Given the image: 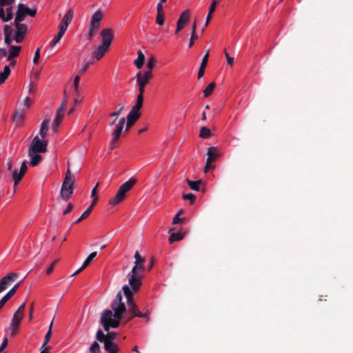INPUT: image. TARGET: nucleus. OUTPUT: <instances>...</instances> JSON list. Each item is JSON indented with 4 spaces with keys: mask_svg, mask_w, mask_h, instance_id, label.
<instances>
[{
    "mask_svg": "<svg viewBox=\"0 0 353 353\" xmlns=\"http://www.w3.org/2000/svg\"><path fill=\"white\" fill-rule=\"evenodd\" d=\"M205 68L206 67L200 65V68H199V70L198 72V79H201V77H203V75L205 74Z\"/></svg>",
    "mask_w": 353,
    "mask_h": 353,
    "instance_id": "nucleus-61",
    "label": "nucleus"
},
{
    "mask_svg": "<svg viewBox=\"0 0 353 353\" xmlns=\"http://www.w3.org/2000/svg\"><path fill=\"white\" fill-rule=\"evenodd\" d=\"M124 106H125V104L124 103H120L119 105V109L118 110L112 112L110 114V116L112 117H114L116 118H117L121 114V112H123V110H124Z\"/></svg>",
    "mask_w": 353,
    "mask_h": 353,
    "instance_id": "nucleus-44",
    "label": "nucleus"
},
{
    "mask_svg": "<svg viewBox=\"0 0 353 353\" xmlns=\"http://www.w3.org/2000/svg\"><path fill=\"white\" fill-rule=\"evenodd\" d=\"M66 105H67V94H66V92L65 91L63 98L62 101L59 108L60 111H64L66 108Z\"/></svg>",
    "mask_w": 353,
    "mask_h": 353,
    "instance_id": "nucleus-46",
    "label": "nucleus"
},
{
    "mask_svg": "<svg viewBox=\"0 0 353 353\" xmlns=\"http://www.w3.org/2000/svg\"><path fill=\"white\" fill-rule=\"evenodd\" d=\"M20 283H17L12 288H11L7 294L0 300V310L4 306L6 302L16 293Z\"/></svg>",
    "mask_w": 353,
    "mask_h": 353,
    "instance_id": "nucleus-17",
    "label": "nucleus"
},
{
    "mask_svg": "<svg viewBox=\"0 0 353 353\" xmlns=\"http://www.w3.org/2000/svg\"><path fill=\"white\" fill-rule=\"evenodd\" d=\"M14 170L12 169V161L9 159L6 163V173L8 175L12 176V172Z\"/></svg>",
    "mask_w": 353,
    "mask_h": 353,
    "instance_id": "nucleus-45",
    "label": "nucleus"
},
{
    "mask_svg": "<svg viewBox=\"0 0 353 353\" xmlns=\"http://www.w3.org/2000/svg\"><path fill=\"white\" fill-rule=\"evenodd\" d=\"M99 28H97L96 26H90V28H89V38H92L94 34L96 33V32L97 31Z\"/></svg>",
    "mask_w": 353,
    "mask_h": 353,
    "instance_id": "nucleus-55",
    "label": "nucleus"
},
{
    "mask_svg": "<svg viewBox=\"0 0 353 353\" xmlns=\"http://www.w3.org/2000/svg\"><path fill=\"white\" fill-rule=\"evenodd\" d=\"M183 220H184V219L179 218V216L176 214L172 220V224L180 223L183 222Z\"/></svg>",
    "mask_w": 353,
    "mask_h": 353,
    "instance_id": "nucleus-63",
    "label": "nucleus"
},
{
    "mask_svg": "<svg viewBox=\"0 0 353 353\" xmlns=\"http://www.w3.org/2000/svg\"><path fill=\"white\" fill-rule=\"evenodd\" d=\"M211 135L212 132L208 128H207L206 126H203L201 128L199 137L202 139H208L210 137Z\"/></svg>",
    "mask_w": 353,
    "mask_h": 353,
    "instance_id": "nucleus-34",
    "label": "nucleus"
},
{
    "mask_svg": "<svg viewBox=\"0 0 353 353\" xmlns=\"http://www.w3.org/2000/svg\"><path fill=\"white\" fill-rule=\"evenodd\" d=\"M102 13L100 11H97L94 12V14L92 15L91 21H90V26H96L99 28V22L102 19Z\"/></svg>",
    "mask_w": 353,
    "mask_h": 353,
    "instance_id": "nucleus-24",
    "label": "nucleus"
},
{
    "mask_svg": "<svg viewBox=\"0 0 353 353\" xmlns=\"http://www.w3.org/2000/svg\"><path fill=\"white\" fill-rule=\"evenodd\" d=\"M58 259L54 261L50 265V267L46 270V274L50 275L54 270V265L57 263Z\"/></svg>",
    "mask_w": 353,
    "mask_h": 353,
    "instance_id": "nucleus-52",
    "label": "nucleus"
},
{
    "mask_svg": "<svg viewBox=\"0 0 353 353\" xmlns=\"http://www.w3.org/2000/svg\"><path fill=\"white\" fill-rule=\"evenodd\" d=\"M0 7V19L3 22L10 21L14 17L12 6Z\"/></svg>",
    "mask_w": 353,
    "mask_h": 353,
    "instance_id": "nucleus-12",
    "label": "nucleus"
},
{
    "mask_svg": "<svg viewBox=\"0 0 353 353\" xmlns=\"http://www.w3.org/2000/svg\"><path fill=\"white\" fill-rule=\"evenodd\" d=\"M123 291L127 299L128 304L134 303L133 301V293L128 285H125L123 287Z\"/></svg>",
    "mask_w": 353,
    "mask_h": 353,
    "instance_id": "nucleus-28",
    "label": "nucleus"
},
{
    "mask_svg": "<svg viewBox=\"0 0 353 353\" xmlns=\"http://www.w3.org/2000/svg\"><path fill=\"white\" fill-rule=\"evenodd\" d=\"M208 58H209V50L207 51L206 54L203 57V59H202V61L201 63V66H204V67L207 66Z\"/></svg>",
    "mask_w": 353,
    "mask_h": 353,
    "instance_id": "nucleus-53",
    "label": "nucleus"
},
{
    "mask_svg": "<svg viewBox=\"0 0 353 353\" xmlns=\"http://www.w3.org/2000/svg\"><path fill=\"white\" fill-rule=\"evenodd\" d=\"M18 276L17 273H10L3 276L0 281V293L7 289L10 282L14 281Z\"/></svg>",
    "mask_w": 353,
    "mask_h": 353,
    "instance_id": "nucleus-15",
    "label": "nucleus"
},
{
    "mask_svg": "<svg viewBox=\"0 0 353 353\" xmlns=\"http://www.w3.org/2000/svg\"><path fill=\"white\" fill-rule=\"evenodd\" d=\"M74 188V176L68 169L61 188V196L63 200L68 201L72 197Z\"/></svg>",
    "mask_w": 353,
    "mask_h": 353,
    "instance_id": "nucleus-5",
    "label": "nucleus"
},
{
    "mask_svg": "<svg viewBox=\"0 0 353 353\" xmlns=\"http://www.w3.org/2000/svg\"><path fill=\"white\" fill-rule=\"evenodd\" d=\"M190 21V11L189 10H185L181 13L179 19L177 21L176 25L181 26L183 28Z\"/></svg>",
    "mask_w": 353,
    "mask_h": 353,
    "instance_id": "nucleus-19",
    "label": "nucleus"
},
{
    "mask_svg": "<svg viewBox=\"0 0 353 353\" xmlns=\"http://www.w3.org/2000/svg\"><path fill=\"white\" fill-rule=\"evenodd\" d=\"M51 336H52V332H50V330H48V332L44 337V340H43V342L41 349H43L46 347V345L50 341Z\"/></svg>",
    "mask_w": 353,
    "mask_h": 353,
    "instance_id": "nucleus-43",
    "label": "nucleus"
},
{
    "mask_svg": "<svg viewBox=\"0 0 353 353\" xmlns=\"http://www.w3.org/2000/svg\"><path fill=\"white\" fill-rule=\"evenodd\" d=\"M63 112L64 111H60L59 109L57 110L56 117L54 120V122L56 124L61 123V122L62 121V119L63 118Z\"/></svg>",
    "mask_w": 353,
    "mask_h": 353,
    "instance_id": "nucleus-42",
    "label": "nucleus"
},
{
    "mask_svg": "<svg viewBox=\"0 0 353 353\" xmlns=\"http://www.w3.org/2000/svg\"><path fill=\"white\" fill-rule=\"evenodd\" d=\"M123 291L127 299L128 304L134 303L133 301V293L128 285H125L123 287Z\"/></svg>",
    "mask_w": 353,
    "mask_h": 353,
    "instance_id": "nucleus-29",
    "label": "nucleus"
},
{
    "mask_svg": "<svg viewBox=\"0 0 353 353\" xmlns=\"http://www.w3.org/2000/svg\"><path fill=\"white\" fill-rule=\"evenodd\" d=\"M197 39H198V35L196 34V33L191 32V37L190 39V42H189L190 48L193 46V45L194 43V41L196 40Z\"/></svg>",
    "mask_w": 353,
    "mask_h": 353,
    "instance_id": "nucleus-50",
    "label": "nucleus"
},
{
    "mask_svg": "<svg viewBox=\"0 0 353 353\" xmlns=\"http://www.w3.org/2000/svg\"><path fill=\"white\" fill-rule=\"evenodd\" d=\"M207 162L208 164H210L216 158V148L215 147H211L208 149L207 152Z\"/></svg>",
    "mask_w": 353,
    "mask_h": 353,
    "instance_id": "nucleus-25",
    "label": "nucleus"
},
{
    "mask_svg": "<svg viewBox=\"0 0 353 353\" xmlns=\"http://www.w3.org/2000/svg\"><path fill=\"white\" fill-rule=\"evenodd\" d=\"M137 54L138 57L134 60V64L137 66V68L140 69L144 64L145 55L141 50L138 51Z\"/></svg>",
    "mask_w": 353,
    "mask_h": 353,
    "instance_id": "nucleus-26",
    "label": "nucleus"
},
{
    "mask_svg": "<svg viewBox=\"0 0 353 353\" xmlns=\"http://www.w3.org/2000/svg\"><path fill=\"white\" fill-rule=\"evenodd\" d=\"M152 77V73L150 71H145L143 74L141 72H137V81L139 85V92L144 93L145 87Z\"/></svg>",
    "mask_w": 353,
    "mask_h": 353,
    "instance_id": "nucleus-8",
    "label": "nucleus"
},
{
    "mask_svg": "<svg viewBox=\"0 0 353 353\" xmlns=\"http://www.w3.org/2000/svg\"><path fill=\"white\" fill-rule=\"evenodd\" d=\"M100 342L104 343V348L108 352L117 353L118 347L114 342H111V341H100Z\"/></svg>",
    "mask_w": 353,
    "mask_h": 353,
    "instance_id": "nucleus-23",
    "label": "nucleus"
},
{
    "mask_svg": "<svg viewBox=\"0 0 353 353\" xmlns=\"http://www.w3.org/2000/svg\"><path fill=\"white\" fill-rule=\"evenodd\" d=\"M125 122V119L123 118V117L121 118L119 120V122L117 124L116 129L114 130V131L112 133L113 138H112V141L110 142V144L112 145V148H113L114 144H115L116 142L117 141V140L119 139V137H120V136L121 134V132L123 131Z\"/></svg>",
    "mask_w": 353,
    "mask_h": 353,
    "instance_id": "nucleus-13",
    "label": "nucleus"
},
{
    "mask_svg": "<svg viewBox=\"0 0 353 353\" xmlns=\"http://www.w3.org/2000/svg\"><path fill=\"white\" fill-rule=\"evenodd\" d=\"M22 22L14 19L13 27L10 25L3 26L4 41L7 45H10L13 41L18 43L23 42L28 32V26Z\"/></svg>",
    "mask_w": 353,
    "mask_h": 353,
    "instance_id": "nucleus-2",
    "label": "nucleus"
},
{
    "mask_svg": "<svg viewBox=\"0 0 353 353\" xmlns=\"http://www.w3.org/2000/svg\"><path fill=\"white\" fill-rule=\"evenodd\" d=\"M30 157V165L32 166H37L41 160V156L39 154L40 153H28Z\"/></svg>",
    "mask_w": 353,
    "mask_h": 353,
    "instance_id": "nucleus-31",
    "label": "nucleus"
},
{
    "mask_svg": "<svg viewBox=\"0 0 353 353\" xmlns=\"http://www.w3.org/2000/svg\"><path fill=\"white\" fill-rule=\"evenodd\" d=\"M134 266L131 271V275L129 278V284L134 291H137L141 285L142 276L139 275V272L145 270V258L142 257L139 252L137 251L134 254Z\"/></svg>",
    "mask_w": 353,
    "mask_h": 353,
    "instance_id": "nucleus-3",
    "label": "nucleus"
},
{
    "mask_svg": "<svg viewBox=\"0 0 353 353\" xmlns=\"http://www.w3.org/2000/svg\"><path fill=\"white\" fill-rule=\"evenodd\" d=\"M225 55L227 59L228 63L230 65H232L234 63V58L230 57L229 54L226 51H225Z\"/></svg>",
    "mask_w": 353,
    "mask_h": 353,
    "instance_id": "nucleus-62",
    "label": "nucleus"
},
{
    "mask_svg": "<svg viewBox=\"0 0 353 353\" xmlns=\"http://www.w3.org/2000/svg\"><path fill=\"white\" fill-rule=\"evenodd\" d=\"M137 182V180L132 177L121 185L116 195L109 200V204L111 205H117L122 202L126 196V193L133 188Z\"/></svg>",
    "mask_w": 353,
    "mask_h": 353,
    "instance_id": "nucleus-4",
    "label": "nucleus"
},
{
    "mask_svg": "<svg viewBox=\"0 0 353 353\" xmlns=\"http://www.w3.org/2000/svg\"><path fill=\"white\" fill-rule=\"evenodd\" d=\"M21 50V46L11 45L10 47L9 53L8 55V61H11L14 58L18 57L19 55Z\"/></svg>",
    "mask_w": 353,
    "mask_h": 353,
    "instance_id": "nucleus-20",
    "label": "nucleus"
},
{
    "mask_svg": "<svg viewBox=\"0 0 353 353\" xmlns=\"http://www.w3.org/2000/svg\"><path fill=\"white\" fill-rule=\"evenodd\" d=\"M93 63V61H86L83 64L82 68L80 70L79 72L81 74H83L89 68V66Z\"/></svg>",
    "mask_w": 353,
    "mask_h": 353,
    "instance_id": "nucleus-49",
    "label": "nucleus"
},
{
    "mask_svg": "<svg viewBox=\"0 0 353 353\" xmlns=\"http://www.w3.org/2000/svg\"><path fill=\"white\" fill-rule=\"evenodd\" d=\"M140 117H141L140 111L132 108L131 110L127 115L126 119H130V120L136 122L139 119Z\"/></svg>",
    "mask_w": 353,
    "mask_h": 353,
    "instance_id": "nucleus-30",
    "label": "nucleus"
},
{
    "mask_svg": "<svg viewBox=\"0 0 353 353\" xmlns=\"http://www.w3.org/2000/svg\"><path fill=\"white\" fill-rule=\"evenodd\" d=\"M65 32L59 29V32L57 36L51 41L50 46L51 48H54L59 42L60 39L62 38Z\"/></svg>",
    "mask_w": 353,
    "mask_h": 353,
    "instance_id": "nucleus-35",
    "label": "nucleus"
},
{
    "mask_svg": "<svg viewBox=\"0 0 353 353\" xmlns=\"http://www.w3.org/2000/svg\"><path fill=\"white\" fill-rule=\"evenodd\" d=\"M25 117V112L23 110H17L13 115V121L17 125H21Z\"/></svg>",
    "mask_w": 353,
    "mask_h": 353,
    "instance_id": "nucleus-21",
    "label": "nucleus"
},
{
    "mask_svg": "<svg viewBox=\"0 0 353 353\" xmlns=\"http://www.w3.org/2000/svg\"><path fill=\"white\" fill-rule=\"evenodd\" d=\"M11 73L9 65H6L3 70L0 72V84H3Z\"/></svg>",
    "mask_w": 353,
    "mask_h": 353,
    "instance_id": "nucleus-27",
    "label": "nucleus"
},
{
    "mask_svg": "<svg viewBox=\"0 0 353 353\" xmlns=\"http://www.w3.org/2000/svg\"><path fill=\"white\" fill-rule=\"evenodd\" d=\"M185 235V232L179 231L176 232H172L169 236V243L181 241L183 239Z\"/></svg>",
    "mask_w": 353,
    "mask_h": 353,
    "instance_id": "nucleus-22",
    "label": "nucleus"
},
{
    "mask_svg": "<svg viewBox=\"0 0 353 353\" xmlns=\"http://www.w3.org/2000/svg\"><path fill=\"white\" fill-rule=\"evenodd\" d=\"M15 0H0V7H6V6H12Z\"/></svg>",
    "mask_w": 353,
    "mask_h": 353,
    "instance_id": "nucleus-47",
    "label": "nucleus"
},
{
    "mask_svg": "<svg viewBox=\"0 0 353 353\" xmlns=\"http://www.w3.org/2000/svg\"><path fill=\"white\" fill-rule=\"evenodd\" d=\"M28 169L27 163L26 161H23L20 168V170L18 172L17 169H15L12 172V179L14 182V188L19 183V182L23 179L24 174H26Z\"/></svg>",
    "mask_w": 353,
    "mask_h": 353,
    "instance_id": "nucleus-9",
    "label": "nucleus"
},
{
    "mask_svg": "<svg viewBox=\"0 0 353 353\" xmlns=\"http://www.w3.org/2000/svg\"><path fill=\"white\" fill-rule=\"evenodd\" d=\"M122 299L121 292L119 291L111 304L112 310H105L101 314L100 321L105 332H109L111 328H117L120 325L121 319L126 312V307Z\"/></svg>",
    "mask_w": 353,
    "mask_h": 353,
    "instance_id": "nucleus-1",
    "label": "nucleus"
},
{
    "mask_svg": "<svg viewBox=\"0 0 353 353\" xmlns=\"http://www.w3.org/2000/svg\"><path fill=\"white\" fill-rule=\"evenodd\" d=\"M19 327V326H18V325L15 326V325H12L11 324L10 325L9 330L11 331L12 336H14L17 333Z\"/></svg>",
    "mask_w": 353,
    "mask_h": 353,
    "instance_id": "nucleus-54",
    "label": "nucleus"
},
{
    "mask_svg": "<svg viewBox=\"0 0 353 353\" xmlns=\"http://www.w3.org/2000/svg\"><path fill=\"white\" fill-rule=\"evenodd\" d=\"M128 312L126 322L132 320L134 317L138 316L140 318H145L147 316L146 314L142 313L139 311L135 303H131L128 304Z\"/></svg>",
    "mask_w": 353,
    "mask_h": 353,
    "instance_id": "nucleus-11",
    "label": "nucleus"
},
{
    "mask_svg": "<svg viewBox=\"0 0 353 353\" xmlns=\"http://www.w3.org/2000/svg\"><path fill=\"white\" fill-rule=\"evenodd\" d=\"M73 208V205L72 203H69L67 206V208H65V210L63 211V214L64 215H66L68 214H69L72 210Z\"/></svg>",
    "mask_w": 353,
    "mask_h": 353,
    "instance_id": "nucleus-64",
    "label": "nucleus"
},
{
    "mask_svg": "<svg viewBox=\"0 0 353 353\" xmlns=\"http://www.w3.org/2000/svg\"><path fill=\"white\" fill-rule=\"evenodd\" d=\"M187 183L189 185L190 188L194 191L199 190V185L202 183V180L199 179L197 181H191L189 179H187Z\"/></svg>",
    "mask_w": 353,
    "mask_h": 353,
    "instance_id": "nucleus-33",
    "label": "nucleus"
},
{
    "mask_svg": "<svg viewBox=\"0 0 353 353\" xmlns=\"http://www.w3.org/2000/svg\"><path fill=\"white\" fill-rule=\"evenodd\" d=\"M183 199L185 200H190V202L192 203L195 201L196 196L192 193L184 194L183 195Z\"/></svg>",
    "mask_w": 353,
    "mask_h": 353,
    "instance_id": "nucleus-48",
    "label": "nucleus"
},
{
    "mask_svg": "<svg viewBox=\"0 0 353 353\" xmlns=\"http://www.w3.org/2000/svg\"><path fill=\"white\" fill-rule=\"evenodd\" d=\"M49 129V121L48 119H45L41 125L40 128L39 134L42 139L45 138L47 134V132Z\"/></svg>",
    "mask_w": 353,
    "mask_h": 353,
    "instance_id": "nucleus-32",
    "label": "nucleus"
},
{
    "mask_svg": "<svg viewBox=\"0 0 353 353\" xmlns=\"http://www.w3.org/2000/svg\"><path fill=\"white\" fill-rule=\"evenodd\" d=\"M96 256L97 252H92L83 262L82 265L83 268H85L92 262V261L95 258Z\"/></svg>",
    "mask_w": 353,
    "mask_h": 353,
    "instance_id": "nucleus-40",
    "label": "nucleus"
},
{
    "mask_svg": "<svg viewBox=\"0 0 353 353\" xmlns=\"http://www.w3.org/2000/svg\"><path fill=\"white\" fill-rule=\"evenodd\" d=\"M8 343V338L5 337L3 340V342L0 346V353L4 350V349L7 347Z\"/></svg>",
    "mask_w": 353,
    "mask_h": 353,
    "instance_id": "nucleus-59",
    "label": "nucleus"
},
{
    "mask_svg": "<svg viewBox=\"0 0 353 353\" xmlns=\"http://www.w3.org/2000/svg\"><path fill=\"white\" fill-rule=\"evenodd\" d=\"M107 334H105L103 331L99 329L98 330L97 334H96V339L99 341H111L113 342V341L117 338V333L115 332H109Z\"/></svg>",
    "mask_w": 353,
    "mask_h": 353,
    "instance_id": "nucleus-16",
    "label": "nucleus"
},
{
    "mask_svg": "<svg viewBox=\"0 0 353 353\" xmlns=\"http://www.w3.org/2000/svg\"><path fill=\"white\" fill-rule=\"evenodd\" d=\"M164 14H157V23L159 26H162L164 23Z\"/></svg>",
    "mask_w": 353,
    "mask_h": 353,
    "instance_id": "nucleus-58",
    "label": "nucleus"
},
{
    "mask_svg": "<svg viewBox=\"0 0 353 353\" xmlns=\"http://www.w3.org/2000/svg\"><path fill=\"white\" fill-rule=\"evenodd\" d=\"M74 12L72 9H69L65 14L63 16L59 26V29L65 32L68 26L72 21Z\"/></svg>",
    "mask_w": 353,
    "mask_h": 353,
    "instance_id": "nucleus-14",
    "label": "nucleus"
},
{
    "mask_svg": "<svg viewBox=\"0 0 353 353\" xmlns=\"http://www.w3.org/2000/svg\"><path fill=\"white\" fill-rule=\"evenodd\" d=\"M37 14L36 8H30L23 3H19L15 13V19L17 21H23L27 15L34 17Z\"/></svg>",
    "mask_w": 353,
    "mask_h": 353,
    "instance_id": "nucleus-7",
    "label": "nucleus"
},
{
    "mask_svg": "<svg viewBox=\"0 0 353 353\" xmlns=\"http://www.w3.org/2000/svg\"><path fill=\"white\" fill-rule=\"evenodd\" d=\"M215 86L216 84L214 82H212L211 83H210L203 90L204 97H209L213 92L214 89L215 88Z\"/></svg>",
    "mask_w": 353,
    "mask_h": 353,
    "instance_id": "nucleus-38",
    "label": "nucleus"
},
{
    "mask_svg": "<svg viewBox=\"0 0 353 353\" xmlns=\"http://www.w3.org/2000/svg\"><path fill=\"white\" fill-rule=\"evenodd\" d=\"M143 93L139 92L137 96L136 103L134 105L132 106V108L140 111L141 108L143 106Z\"/></svg>",
    "mask_w": 353,
    "mask_h": 353,
    "instance_id": "nucleus-36",
    "label": "nucleus"
},
{
    "mask_svg": "<svg viewBox=\"0 0 353 353\" xmlns=\"http://www.w3.org/2000/svg\"><path fill=\"white\" fill-rule=\"evenodd\" d=\"M23 314H19L14 312L10 324L15 326H19L21 321L23 319Z\"/></svg>",
    "mask_w": 353,
    "mask_h": 353,
    "instance_id": "nucleus-37",
    "label": "nucleus"
},
{
    "mask_svg": "<svg viewBox=\"0 0 353 353\" xmlns=\"http://www.w3.org/2000/svg\"><path fill=\"white\" fill-rule=\"evenodd\" d=\"M101 36L102 38V46L110 48L114 38V32L111 28H105L101 30Z\"/></svg>",
    "mask_w": 353,
    "mask_h": 353,
    "instance_id": "nucleus-10",
    "label": "nucleus"
},
{
    "mask_svg": "<svg viewBox=\"0 0 353 353\" xmlns=\"http://www.w3.org/2000/svg\"><path fill=\"white\" fill-rule=\"evenodd\" d=\"M79 81H80V77L76 76L74 79V90L77 93L78 92Z\"/></svg>",
    "mask_w": 353,
    "mask_h": 353,
    "instance_id": "nucleus-57",
    "label": "nucleus"
},
{
    "mask_svg": "<svg viewBox=\"0 0 353 353\" xmlns=\"http://www.w3.org/2000/svg\"><path fill=\"white\" fill-rule=\"evenodd\" d=\"M100 351V345L97 341H94L90 347V352L91 353H99Z\"/></svg>",
    "mask_w": 353,
    "mask_h": 353,
    "instance_id": "nucleus-41",
    "label": "nucleus"
},
{
    "mask_svg": "<svg viewBox=\"0 0 353 353\" xmlns=\"http://www.w3.org/2000/svg\"><path fill=\"white\" fill-rule=\"evenodd\" d=\"M216 5L217 1L216 0H212L208 11L210 14H212V13L214 12Z\"/></svg>",
    "mask_w": 353,
    "mask_h": 353,
    "instance_id": "nucleus-51",
    "label": "nucleus"
},
{
    "mask_svg": "<svg viewBox=\"0 0 353 353\" xmlns=\"http://www.w3.org/2000/svg\"><path fill=\"white\" fill-rule=\"evenodd\" d=\"M109 50L108 48L100 45L97 48L92 52V57L93 59H96L97 61L100 60L105 54V53Z\"/></svg>",
    "mask_w": 353,
    "mask_h": 353,
    "instance_id": "nucleus-18",
    "label": "nucleus"
},
{
    "mask_svg": "<svg viewBox=\"0 0 353 353\" xmlns=\"http://www.w3.org/2000/svg\"><path fill=\"white\" fill-rule=\"evenodd\" d=\"M26 307V303H23L17 309V310L15 312V313H17L19 314H23V311Z\"/></svg>",
    "mask_w": 353,
    "mask_h": 353,
    "instance_id": "nucleus-60",
    "label": "nucleus"
},
{
    "mask_svg": "<svg viewBox=\"0 0 353 353\" xmlns=\"http://www.w3.org/2000/svg\"><path fill=\"white\" fill-rule=\"evenodd\" d=\"M40 50H41V49L39 48L34 53V56L33 58V63L35 64H37L39 61V59L40 57Z\"/></svg>",
    "mask_w": 353,
    "mask_h": 353,
    "instance_id": "nucleus-56",
    "label": "nucleus"
},
{
    "mask_svg": "<svg viewBox=\"0 0 353 353\" xmlns=\"http://www.w3.org/2000/svg\"><path fill=\"white\" fill-rule=\"evenodd\" d=\"M48 141H41L38 136H36L32 141L28 153H45L47 152Z\"/></svg>",
    "mask_w": 353,
    "mask_h": 353,
    "instance_id": "nucleus-6",
    "label": "nucleus"
},
{
    "mask_svg": "<svg viewBox=\"0 0 353 353\" xmlns=\"http://www.w3.org/2000/svg\"><path fill=\"white\" fill-rule=\"evenodd\" d=\"M156 59L154 56H151L149 59L147 61L146 66L148 68L147 71H150L152 72V70L155 67L156 65Z\"/></svg>",
    "mask_w": 353,
    "mask_h": 353,
    "instance_id": "nucleus-39",
    "label": "nucleus"
}]
</instances>
